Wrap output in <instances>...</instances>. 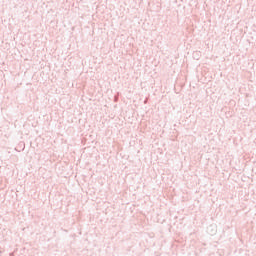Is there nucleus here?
<instances>
[{"label": "nucleus", "instance_id": "1", "mask_svg": "<svg viewBox=\"0 0 256 256\" xmlns=\"http://www.w3.org/2000/svg\"><path fill=\"white\" fill-rule=\"evenodd\" d=\"M193 58L196 59V61H199V59H201V51H195L193 53Z\"/></svg>", "mask_w": 256, "mask_h": 256}, {"label": "nucleus", "instance_id": "2", "mask_svg": "<svg viewBox=\"0 0 256 256\" xmlns=\"http://www.w3.org/2000/svg\"><path fill=\"white\" fill-rule=\"evenodd\" d=\"M117 101H119V95L114 97V102L117 103Z\"/></svg>", "mask_w": 256, "mask_h": 256}]
</instances>
